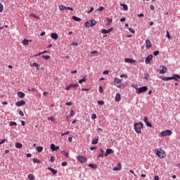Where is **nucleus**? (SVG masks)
Segmentation results:
<instances>
[{
  "label": "nucleus",
  "instance_id": "52",
  "mask_svg": "<svg viewBox=\"0 0 180 180\" xmlns=\"http://www.w3.org/2000/svg\"><path fill=\"white\" fill-rule=\"evenodd\" d=\"M61 165H62V167H67L68 163H67V162H62Z\"/></svg>",
  "mask_w": 180,
  "mask_h": 180
},
{
  "label": "nucleus",
  "instance_id": "39",
  "mask_svg": "<svg viewBox=\"0 0 180 180\" xmlns=\"http://www.w3.org/2000/svg\"><path fill=\"white\" fill-rule=\"evenodd\" d=\"M70 88H77L78 86V84H70Z\"/></svg>",
  "mask_w": 180,
  "mask_h": 180
},
{
  "label": "nucleus",
  "instance_id": "24",
  "mask_svg": "<svg viewBox=\"0 0 180 180\" xmlns=\"http://www.w3.org/2000/svg\"><path fill=\"white\" fill-rule=\"evenodd\" d=\"M86 82V76L84 77L82 79L79 80V84H82V82Z\"/></svg>",
  "mask_w": 180,
  "mask_h": 180
},
{
  "label": "nucleus",
  "instance_id": "12",
  "mask_svg": "<svg viewBox=\"0 0 180 180\" xmlns=\"http://www.w3.org/2000/svg\"><path fill=\"white\" fill-rule=\"evenodd\" d=\"M51 150L52 151H57V150H60V146H56L54 143L51 144Z\"/></svg>",
  "mask_w": 180,
  "mask_h": 180
},
{
  "label": "nucleus",
  "instance_id": "51",
  "mask_svg": "<svg viewBox=\"0 0 180 180\" xmlns=\"http://www.w3.org/2000/svg\"><path fill=\"white\" fill-rule=\"evenodd\" d=\"M51 162H54V161H56V158H54V156H51Z\"/></svg>",
  "mask_w": 180,
  "mask_h": 180
},
{
  "label": "nucleus",
  "instance_id": "56",
  "mask_svg": "<svg viewBox=\"0 0 180 180\" xmlns=\"http://www.w3.org/2000/svg\"><path fill=\"white\" fill-rule=\"evenodd\" d=\"M103 74L104 75H108V74H109V71L105 70V71L103 72Z\"/></svg>",
  "mask_w": 180,
  "mask_h": 180
},
{
  "label": "nucleus",
  "instance_id": "61",
  "mask_svg": "<svg viewBox=\"0 0 180 180\" xmlns=\"http://www.w3.org/2000/svg\"><path fill=\"white\" fill-rule=\"evenodd\" d=\"M66 9L68 11H74V8H72V7H66Z\"/></svg>",
  "mask_w": 180,
  "mask_h": 180
},
{
  "label": "nucleus",
  "instance_id": "32",
  "mask_svg": "<svg viewBox=\"0 0 180 180\" xmlns=\"http://www.w3.org/2000/svg\"><path fill=\"white\" fill-rule=\"evenodd\" d=\"M9 126H18V123H16L15 122H13V121H11L9 122Z\"/></svg>",
  "mask_w": 180,
  "mask_h": 180
},
{
  "label": "nucleus",
  "instance_id": "9",
  "mask_svg": "<svg viewBox=\"0 0 180 180\" xmlns=\"http://www.w3.org/2000/svg\"><path fill=\"white\" fill-rule=\"evenodd\" d=\"M151 60H153V54L148 56L145 60L146 64H150L151 63Z\"/></svg>",
  "mask_w": 180,
  "mask_h": 180
},
{
  "label": "nucleus",
  "instance_id": "40",
  "mask_svg": "<svg viewBox=\"0 0 180 180\" xmlns=\"http://www.w3.org/2000/svg\"><path fill=\"white\" fill-rule=\"evenodd\" d=\"M30 16H32V18H34L35 19H39V16L36 15L34 13H31Z\"/></svg>",
  "mask_w": 180,
  "mask_h": 180
},
{
  "label": "nucleus",
  "instance_id": "18",
  "mask_svg": "<svg viewBox=\"0 0 180 180\" xmlns=\"http://www.w3.org/2000/svg\"><path fill=\"white\" fill-rule=\"evenodd\" d=\"M30 67H35L37 70H39V67H40V65H39L38 63H33L32 64L30 63Z\"/></svg>",
  "mask_w": 180,
  "mask_h": 180
},
{
  "label": "nucleus",
  "instance_id": "36",
  "mask_svg": "<svg viewBox=\"0 0 180 180\" xmlns=\"http://www.w3.org/2000/svg\"><path fill=\"white\" fill-rule=\"evenodd\" d=\"M98 91L100 94H103V87H102V86H99Z\"/></svg>",
  "mask_w": 180,
  "mask_h": 180
},
{
  "label": "nucleus",
  "instance_id": "11",
  "mask_svg": "<svg viewBox=\"0 0 180 180\" xmlns=\"http://www.w3.org/2000/svg\"><path fill=\"white\" fill-rule=\"evenodd\" d=\"M167 72V67L160 66V74H165Z\"/></svg>",
  "mask_w": 180,
  "mask_h": 180
},
{
  "label": "nucleus",
  "instance_id": "8",
  "mask_svg": "<svg viewBox=\"0 0 180 180\" xmlns=\"http://www.w3.org/2000/svg\"><path fill=\"white\" fill-rule=\"evenodd\" d=\"M78 161L81 162L82 164H84L86 161V158L84 155H79L78 157Z\"/></svg>",
  "mask_w": 180,
  "mask_h": 180
},
{
  "label": "nucleus",
  "instance_id": "57",
  "mask_svg": "<svg viewBox=\"0 0 180 180\" xmlns=\"http://www.w3.org/2000/svg\"><path fill=\"white\" fill-rule=\"evenodd\" d=\"M91 119H93V120L96 119V114H93V115H91Z\"/></svg>",
  "mask_w": 180,
  "mask_h": 180
},
{
  "label": "nucleus",
  "instance_id": "10",
  "mask_svg": "<svg viewBox=\"0 0 180 180\" xmlns=\"http://www.w3.org/2000/svg\"><path fill=\"white\" fill-rule=\"evenodd\" d=\"M112 30H113V27H111L109 30L102 29L101 30V33L103 34H108V33H110V32H112Z\"/></svg>",
  "mask_w": 180,
  "mask_h": 180
},
{
  "label": "nucleus",
  "instance_id": "15",
  "mask_svg": "<svg viewBox=\"0 0 180 180\" xmlns=\"http://www.w3.org/2000/svg\"><path fill=\"white\" fill-rule=\"evenodd\" d=\"M122 169V163H117L116 167L112 169V171H120Z\"/></svg>",
  "mask_w": 180,
  "mask_h": 180
},
{
  "label": "nucleus",
  "instance_id": "60",
  "mask_svg": "<svg viewBox=\"0 0 180 180\" xmlns=\"http://www.w3.org/2000/svg\"><path fill=\"white\" fill-rule=\"evenodd\" d=\"M70 116H74V111H73V110H70Z\"/></svg>",
  "mask_w": 180,
  "mask_h": 180
},
{
  "label": "nucleus",
  "instance_id": "53",
  "mask_svg": "<svg viewBox=\"0 0 180 180\" xmlns=\"http://www.w3.org/2000/svg\"><path fill=\"white\" fill-rule=\"evenodd\" d=\"M158 54H160V51H155V52H153L154 56H158Z\"/></svg>",
  "mask_w": 180,
  "mask_h": 180
},
{
  "label": "nucleus",
  "instance_id": "63",
  "mask_svg": "<svg viewBox=\"0 0 180 180\" xmlns=\"http://www.w3.org/2000/svg\"><path fill=\"white\" fill-rule=\"evenodd\" d=\"M94 7H91L90 11H88V13H91V12H93Z\"/></svg>",
  "mask_w": 180,
  "mask_h": 180
},
{
  "label": "nucleus",
  "instance_id": "13",
  "mask_svg": "<svg viewBox=\"0 0 180 180\" xmlns=\"http://www.w3.org/2000/svg\"><path fill=\"white\" fill-rule=\"evenodd\" d=\"M125 63H129V64H134L136 63V60L127 58L124 59Z\"/></svg>",
  "mask_w": 180,
  "mask_h": 180
},
{
  "label": "nucleus",
  "instance_id": "26",
  "mask_svg": "<svg viewBox=\"0 0 180 180\" xmlns=\"http://www.w3.org/2000/svg\"><path fill=\"white\" fill-rule=\"evenodd\" d=\"M72 18L73 19V20H75V22H79L81 20V18L75 16V15H73L72 17Z\"/></svg>",
  "mask_w": 180,
  "mask_h": 180
},
{
  "label": "nucleus",
  "instance_id": "22",
  "mask_svg": "<svg viewBox=\"0 0 180 180\" xmlns=\"http://www.w3.org/2000/svg\"><path fill=\"white\" fill-rule=\"evenodd\" d=\"M22 146L23 145L19 142L15 143V148H22Z\"/></svg>",
  "mask_w": 180,
  "mask_h": 180
},
{
  "label": "nucleus",
  "instance_id": "37",
  "mask_svg": "<svg viewBox=\"0 0 180 180\" xmlns=\"http://www.w3.org/2000/svg\"><path fill=\"white\" fill-rule=\"evenodd\" d=\"M32 161H33V162L34 163V164H40V160H37V159H36V158H34L33 160H32Z\"/></svg>",
  "mask_w": 180,
  "mask_h": 180
},
{
  "label": "nucleus",
  "instance_id": "55",
  "mask_svg": "<svg viewBox=\"0 0 180 180\" xmlns=\"http://www.w3.org/2000/svg\"><path fill=\"white\" fill-rule=\"evenodd\" d=\"M120 78H127V75H124V74H122V75H120Z\"/></svg>",
  "mask_w": 180,
  "mask_h": 180
},
{
  "label": "nucleus",
  "instance_id": "20",
  "mask_svg": "<svg viewBox=\"0 0 180 180\" xmlns=\"http://www.w3.org/2000/svg\"><path fill=\"white\" fill-rule=\"evenodd\" d=\"M25 93H23L22 91L18 92V98H25Z\"/></svg>",
  "mask_w": 180,
  "mask_h": 180
},
{
  "label": "nucleus",
  "instance_id": "19",
  "mask_svg": "<svg viewBox=\"0 0 180 180\" xmlns=\"http://www.w3.org/2000/svg\"><path fill=\"white\" fill-rule=\"evenodd\" d=\"M48 170L51 171V172H52V174L53 175H56L57 174V170H56V169H53L51 167H48Z\"/></svg>",
  "mask_w": 180,
  "mask_h": 180
},
{
  "label": "nucleus",
  "instance_id": "21",
  "mask_svg": "<svg viewBox=\"0 0 180 180\" xmlns=\"http://www.w3.org/2000/svg\"><path fill=\"white\" fill-rule=\"evenodd\" d=\"M146 49H150V47H151V42L150 41V39H147L146 41Z\"/></svg>",
  "mask_w": 180,
  "mask_h": 180
},
{
  "label": "nucleus",
  "instance_id": "50",
  "mask_svg": "<svg viewBox=\"0 0 180 180\" xmlns=\"http://www.w3.org/2000/svg\"><path fill=\"white\" fill-rule=\"evenodd\" d=\"M4 11V6L1 3H0V12H2Z\"/></svg>",
  "mask_w": 180,
  "mask_h": 180
},
{
  "label": "nucleus",
  "instance_id": "33",
  "mask_svg": "<svg viewBox=\"0 0 180 180\" xmlns=\"http://www.w3.org/2000/svg\"><path fill=\"white\" fill-rule=\"evenodd\" d=\"M22 44L25 45V46H27L29 44V40L25 39H23L22 41Z\"/></svg>",
  "mask_w": 180,
  "mask_h": 180
},
{
  "label": "nucleus",
  "instance_id": "38",
  "mask_svg": "<svg viewBox=\"0 0 180 180\" xmlns=\"http://www.w3.org/2000/svg\"><path fill=\"white\" fill-rule=\"evenodd\" d=\"M42 58H44V60H50V56L43 55Z\"/></svg>",
  "mask_w": 180,
  "mask_h": 180
},
{
  "label": "nucleus",
  "instance_id": "23",
  "mask_svg": "<svg viewBox=\"0 0 180 180\" xmlns=\"http://www.w3.org/2000/svg\"><path fill=\"white\" fill-rule=\"evenodd\" d=\"M36 150L38 153H41L43 151V146H37Z\"/></svg>",
  "mask_w": 180,
  "mask_h": 180
},
{
  "label": "nucleus",
  "instance_id": "2",
  "mask_svg": "<svg viewBox=\"0 0 180 180\" xmlns=\"http://www.w3.org/2000/svg\"><path fill=\"white\" fill-rule=\"evenodd\" d=\"M134 127L136 133H137L138 134H140V133H141V129L144 127V125L141 122L135 123L134 125Z\"/></svg>",
  "mask_w": 180,
  "mask_h": 180
},
{
  "label": "nucleus",
  "instance_id": "45",
  "mask_svg": "<svg viewBox=\"0 0 180 180\" xmlns=\"http://www.w3.org/2000/svg\"><path fill=\"white\" fill-rule=\"evenodd\" d=\"M103 9H105V7H103V6H100V7L97 9V11H99L100 12H102V11H103Z\"/></svg>",
  "mask_w": 180,
  "mask_h": 180
},
{
  "label": "nucleus",
  "instance_id": "34",
  "mask_svg": "<svg viewBox=\"0 0 180 180\" xmlns=\"http://www.w3.org/2000/svg\"><path fill=\"white\" fill-rule=\"evenodd\" d=\"M28 179L34 180V176L32 174H28Z\"/></svg>",
  "mask_w": 180,
  "mask_h": 180
},
{
  "label": "nucleus",
  "instance_id": "43",
  "mask_svg": "<svg viewBox=\"0 0 180 180\" xmlns=\"http://www.w3.org/2000/svg\"><path fill=\"white\" fill-rule=\"evenodd\" d=\"M97 103L98 104V105H105V102L103 101H98V102H97Z\"/></svg>",
  "mask_w": 180,
  "mask_h": 180
},
{
  "label": "nucleus",
  "instance_id": "46",
  "mask_svg": "<svg viewBox=\"0 0 180 180\" xmlns=\"http://www.w3.org/2000/svg\"><path fill=\"white\" fill-rule=\"evenodd\" d=\"M63 155H65V157H66L67 158H68V153L65 152V151H63L62 152Z\"/></svg>",
  "mask_w": 180,
  "mask_h": 180
},
{
  "label": "nucleus",
  "instance_id": "42",
  "mask_svg": "<svg viewBox=\"0 0 180 180\" xmlns=\"http://www.w3.org/2000/svg\"><path fill=\"white\" fill-rule=\"evenodd\" d=\"M146 124L148 127H153V124H151V123H150L148 121L146 122Z\"/></svg>",
  "mask_w": 180,
  "mask_h": 180
},
{
  "label": "nucleus",
  "instance_id": "30",
  "mask_svg": "<svg viewBox=\"0 0 180 180\" xmlns=\"http://www.w3.org/2000/svg\"><path fill=\"white\" fill-rule=\"evenodd\" d=\"M112 20L109 18H107V26H110V23H112Z\"/></svg>",
  "mask_w": 180,
  "mask_h": 180
},
{
  "label": "nucleus",
  "instance_id": "31",
  "mask_svg": "<svg viewBox=\"0 0 180 180\" xmlns=\"http://www.w3.org/2000/svg\"><path fill=\"white\" fill-rule=\"evenodd\" d=\"M59 9L60 11H65V9H67V7H65V6L60 5L59 6Z\"/></svg>",
  "mask_w": 180,
  "mask_h": 180
},
{
  "label": "nucleus",
  "instance_id": "49",
  "mask_svg": "<svg viewBox=\"0 0 180 180\" xmlns=\"http://www.w3.org/2000/svg\"><path fill=\"white\" fill-rule=\"evenodd\" d=\"M166 37H167V39H171V35H169V32L168 31H167Z\"/></svg>",
  "mask_w": 180,
  "mask_h": 180
},
{
  "label": "nucleus",
  "instance_id": "29",
  "mask_svg": "<svg viewBox=\"0 0 180 180\" xmlns=\"http://www.w3.org/2000/svg\"><path fill=\"white\" fill-rule=\"evenodd\" d=\"M150 78V75L146 72L144 73V79H146V81H148V79Z\"/></svg>",
  "mask_w": 180,
  "mask_h": 180
},
{
  "label": "nucleus",
  "instance_id": "47",
  "mask_svg": "<svg viewBox=\"0 0 180 180\" xmlns=\"http://www.w3.org/2000/svg\"><path fill=\"white\" fill-rule=\"evenodd\" d=\"M129 30L131 33H136V31L133 28L129 27Z\"/></svg>",
  "mask_w": 180,
  "mask_h": 180
},
{
  "label": "nucleus",
  "instance_id": "58",
  "mask_svg": "<svg viewBox=\"0 0 180 180\" xmlns=\"http://www.w3.org/2000/svg\"><path fill=\"white\" fill-rule=\"evenodd\" d=\"M19 115H20V116H25V114L23 113V111H22V110H20V111H19Z\"/></svg>",
  "mask_w": 180,
  "mask_h": 180
},
{
  "label": "nucleus",
  "instance_id": "35",
  "mask_svg": "<svg viewBox=\"0 0 180 180\" xmlns=\"http://www.w3.org/2000/svg\"><path fill=\"white\" fill-rule=\"evenodd\" d=\"M104 151L103 149H101V153L98 155V158H101V157H103V154H104Z\"/></svg>",
  "mask_w": 180,
  "mask_h": 180
},
{
  "label": "nucleus",
  "instance_id": "17",
  "mask_svg": "<svg viewBox=\"0 0 180 180\" xmlns=\"http://www.w3.org/2000/svg\"><path fill=\"white\" fill-rule=\"evenodd\" d=\"M51 37L53 39V40H57V39H58V34H57V33H52Z\"/></svg>",
  "mask_w": 180,
  "mask_h": 180
},
{
  "label": "nucleus",
  "instance_id": "3",
  "mask_svg": "<svg viewBox=\"0 0 180 180\" xmlns=\"http://www.w3.org/2000/svg\"><path fill=\"white\" fill-rule=\"evenodd\" d=\"M148 91V87L147 86H143L141 87H139L137 91H136V94H138V95H140V94H144V92H147Z\"/></svg>",
  "mask_w": 180,
  "mask_h": 180
},
{
  "label": "nucleus",
  "instance_id": "14",
  "mask_svg": "<svg viewBox=\"0 0 180 180\" xmlns=\"http://www.w3.org/2000/svg\"><path fill=\"white\" fill-rule=\"evenodd\" d=\"M16 106L20 107L23 106V105H26V101L21 100L17 103H15Z\"/></svg>",
  "mask_w": 180,
  "mask_h": 180
},
{
  "label": "nucleus",
  "instance_id": "4",
  "mask_svg": "<svg viewBox=\"0 0 180 180\" xmlns=\"http://www.w3.org/2000/svg\"><path fill=\"white\" fill-rule=\"evenodd\" d=\"M156 155H158L159 158H164L165 157V153L162 149L158 148L156 150Z\"/></svg>",
  "mask_w": 180,
  "mask_h": 180
},
{
  "label": "nucleus",
  "instance_id": "44",
  "mask_svg": "<svg viewBox=\"0 0 180 180\" xmlns=\"http://www.w3.org/2000/svg\"><path fill=\"white\" fill-rule=\"evenodd\" d=\"M79 44H80V43H78V42H72V46H79Z\"/></svg>",
  "mask_w": 180,
  "mask_h": 180
},
{
  "label": "nucleus",
  "instance_id": "41",
  "mask_svg": "<svg viewBox=\"0 0 180 180\" xmlns=\"http://www.w3.org/2000/svg\"><path fill=\"white\" fill-rule=\"evenodd\" d=\"M98 141V139H95L94 140H93L91 141V144H96Z\"/></svg>",
  "mask_w": 180,
  "mask_h": 180
},
{
  "label": "nucleus",
  "instance_id": "59",
  "mask_svg": "<svg viewBox=\"0 0 180 180\" xmlns=\"http://www.w3.org/2000/svg\"><path fill=\"white\" fill-rule=\"evenodd\" d=\"M143 121L145 122V123H147V122H148V117H145Z\"/></svg>",
  "mask_w": 180,
  "mask_h": 180
},
{
  "label": "nucleus",
  "instance_id": "16",
  "mask_svg": "<svg viewBox=\"0 0 180 180\" xmlns=\"http://www.w3.org/2000/svg\"><path fill=\"white\" fill-rule=\"evenodd\" d=\"M110 154H113V150L108 148L105 150V157H108Z\"/></svg>",
  "mask_w": 180,
  "mask_h": 180
},
{
  "label": "nucleus",
  "instance_id": "5",
  "mask_svg": "<svg viewBox=\"0 0 180 180\" xmlns=\"http://www.w3.org/2000/svg\"><path fill=\"white\" fill-rule=\"evenodd\" d=\"M96 25V20H90L85 22L86 27H92Z\"/></svg>",
  "mask_w": 180,
  "mask_h": 180
},
{
  "label": "nucleus",
  "instance_id": "27",
  "mask_svg": "<svg viewBox=\"0 0 180 180\" xmlns=\"http://www.w3.org/2000/svg\"><path fill=\"white\" fill-rule=\"evenodd\" d=\"M115 101H116V102H120V94H116Z\"/></svg>",
  "mask_w": 180,
  "mask_h": 180
},
{
  "label": "nucleus",
  "instance_id": "64",
  "mask_svg": "<svg viewBox=\"0 0 180 180\" xmlns=\"http://www.w3.org/2000/svg\"><path fill=\"white\" fill-rule=\"evenodd\" d=\"M154 179L155 180H160V177L158 176H155Z\"/></svg>",
  "mask_w": 180,
  "mask_h": 180
},
{
  "label": "nucleus",
  "instance_id": "6",
  "mask_svg": "<svg viewBox=\"0 0 180 180\" xmlns=\"http://www.w3.org/2000/svg\"><path fill=\"white\" fill-rule=\"evenodd\" d=\"M171 134H172V131L169 129H167L166 131H163L160 133V136H162V137H166V136H171Z\"/></svg>",
  "mask_w": 180,
  "mask_h": 180
},
{
  "label": "nucleus",
  "instance_id": "28",
  "mask_svg": "<svg viewBox=\"0 0 180 180\" xmlns=\"http://www.w3.org/2000/svg\"><path fill=\"white\" fill-rule=\"evenodd\" d=\"M89 167L90 168H92V169H96V168H98V167L96 166V165H94V164H89Z\"/></svg>",
  "mask_w": 180,
  "mask_h": 180
},
{
  "label": "nucleus",
  "instance_id": "1",
  "mask_svg": "<svg viewBox=\"0 0 180 180\" xmlns=\"http://www.w3.org/2000/svg\"><path fill=\"white\" fill-rule=\"evenodd\" d=\"M162 79V81H171V79H174V81H179L180 76L178 74H174L172 77H164Z\"/></svg>",
  "mask_w": 180,
  "mask_h": 180
},
{
  "label": "nucleus",
  "instance_id": "7",
  "mask_svg": "<svg viewBox=\"0 0 180 180\" xmlns=\"http://www.w3.org/2000/svg\"><path fill=\"white\" fill-rule=\"evenodd\" d=\"M114 85L117 88H121L122 86V80L119 78H115L114 82Z\"/></svg>",
  "mask_w": 180,
  "mask_h": 180
},
{
  "label": "nucleus",
  "instance_id": "25",
  "mask_svg": "<svg viewBox=\"0 0 180 180\" xmlns=\"http://www.w3.org/2000/svg\"><path fill=\"white\" fill-rule=\"evenodd\" d=\"M120 6H122V8H124V11H128L129 7L127 6V4H121Z\"/></svg>",
  "mask_w": 180,
  "mask_h": 180
},
{
  "label": "nucleus",
  "instance_id": "62",
  "mask_svg": "<svg viewBox=\"0 0 180 180\" xmlns=\"http://www.w3.org/2000/svg\"><path fill=\"white\" fill-rule=\"evenodd\" d=\"M120 22H126V18H122Z\"/></svg>",
  "mask_w": 180,
  "mask_h": 180
},
{
  "label": "nucleus",
  "instance_id": "54",
  "mask_svg": "<svg viewBox=\"0 0 180 180\" xmlns=\"http://www.w3.org/2000/svg\"><path fill=\"white\" fill-rule=\"evenodd\" d=\"M6 141V139H1L0 140V144H4Z\"/></svg>",
  "mask_w": 180,
  "mask_h": 180
},
{
  "label": "nucleus",
  "instance_id": "48",
  "mask_svg": "<svg viewBox=\"0 0 180 180\" xmlns=\"http://www.w3.org/2000/svg\"><path fill=\"white\" fill-rule=\"evenodd\" d=\"M131 86H132L133 88H134V89H136V91H137V89H139L138 86L136 85V84H131Z\"/></svg>",
  "mask_w": 180,
  "mask_h": 180
}]
</instances>
